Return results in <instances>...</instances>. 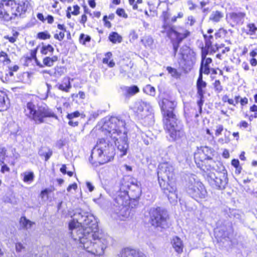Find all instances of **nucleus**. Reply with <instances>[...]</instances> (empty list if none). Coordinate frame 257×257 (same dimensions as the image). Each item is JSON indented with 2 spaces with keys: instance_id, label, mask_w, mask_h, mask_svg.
<instances>
[{
  "instance_id": "1",
  "label": "nucleus",
  "mask_w": 257,
  "mask_h": 257,
  "mask_svg": "<svg viewBox=\"0 0 257 257\" xmlns=\"http://www.w3.org/2000/svg\"><path fill=\"white\" fill-rule=\"evenodd\" d=\"M73 217V220L69 223V229L74 240L77 236H79L78 230L80 229L83 230L84 237L86 236L88 232L96 231L98 223L93 214L81 209H76L74 211Z\"/></svg>"
},
{
  "instance_id": "2",
  "label": "nucleus",
  "mask_w": 257,
  "mask_h": 257,
  "mask_svg": "<svg viewBox=\"0 0 257 257\" xmlns=\"http://www.w3.org/2000/svg\"><path fill=\"white\" fill-rule=\"evenodd\" d=\"M78 231L79 236L75 237V240L80 242L81 247L96 255L103 254L108 243V236L99 231H94L88 232L86 236L84 237L83 230L80 229Z\"/></svg>"
},
{
  "instance_id": "3",
  "label": "nucleus",
  "mask_w": 257,
  "mask_h": 257,
  "mask_svg": "<svg viewBox=\"0 0 257 257\" xmlns=\"http://www.w3.org/2000/svg\"><path fill=\"white\" fill-rule=\"evenodd\" d=\"M124 124L123 121L113 117L105 121L102 127L108 132L109 137L113 140L121 157L126 155L128 149L127 135L125 132L121 133L119 130L120 126H123Z\"/></svg>"
},
{
  "instance_id": "4",
  "label": "nucleus",
  "mask_w": 257,
  "mask_h": 257,
  "mask_svg": "<svg viewBox=\"0 0 257 257\" xmlns=\"http://www.w3.org/2000/svg\"><path fill=\"white\" fill-rule=\"evenodd\" d=\"M24 113L36 124L44 123L45 119L47 117L57 118L53 110L46 104L36 105L31 101L27 102L25 106Z\"/></svg>"
},
{
  "instance_id": "5",
  "label": "nucleus",
  "mask_w": 257,
  "mask_h": 257,
  "mask_svg": "<svg viewBox=\"0 0 257 257\" xmlns=\"http://www.w3.org/2000/svg\"><path fill=\"white\" fill-rule=\"evenodd\" d=\"M172 166L168 163H162L159 165L158 168V177L159 181L160 179L163 181L168 180L169 186L168 198L171 203L176 202L177 186L176 183V175Z\"/></svg>"
},
{
  "instance_id": "6",
  "label": "nucleus",
  "mask_w": 257,
  "mask_h": 257,
  "mask_svg": "<svg viewBox=\"0 0 257 257\" xmlns=\"http://www.w3.org/2000/svg\"><path fill=\"white\" fill-rule=\"evenodd\" d=\"M120 191L123 193L121 196L119 195L116 198L115 201L118 203L119 207H121V209L125 210L126 209V202L124 200L128 196H131L134 199H138L141 194V189L140 183L134 178H130L128 180L126 181L123 180L121 183Z\"/></svg>"
},
{
  "instance_id": "7",
  "label": "nucleus",
  "mask_w": 257,
  "mask_h": 257,
  "mask_svg": "<svg viewBox=\"0 0 257 257\" xmlns=\"http://www.w3.org/2000/svg\"><path fill=\"white\" fill-rule=\"evenodd\" d=\"M109 140L104 139H99L96 145L92 150L89 161L94 158L100 164H103L113 159L114 155V149Z\"/></svg>"
},
{
  "instance_id": "8",
  "label": "nucleus",
  "mask_w": 257,
  "mask_h": 257,
  "mask_svg": "<svg viewBox=\"0 0 257 257\" xmlns=\"http://www.w3.org/2000/svg\"><path fill=\"white\" fill-rule=\"evenodd\" d=\"M182 179L185 181L186 191L193 198L198 201L207 197V192L205 186L195 175L185 174L182 176Z\"/></svg>"
},
{
  "instance_id": "9",
  "label": "nucleus",
  "mask_w": 257,
  "mask_h": 257,
  "mask_svg": "<svg viewBox=\"0 0 257 257\" xmlns=\"http://www.w3.org/2000/svg\"><path fill=\"white\" fill-rule=\"evenodd\" d=\"M200 168L204 172V175L211 186L219 190H223L226 188L228 180L227 174L224 171L217 172L212 169L210 166L208 168L203 164H202Z\"/></svg>"
},
{
  "instance_id": "10",
  "label": "nucleus",
  "mask_w": 257,
  "mask_h": 257,
  "mask_svg": "<svg viewBox=\"0 0 257 257\" xmlns=\"http://www.w3.org/2000/svg\"><path fill=\"white\" fill-rule=\"evenodd\" d=\"M151 223L153 226L166 228L169 225V218L167 211L160 207L153 208L150 211Z\"/></svg>"
},
{
  "instance_id": "11",
  "label": "nucleus",
  "mask_w": 257,
  "mask_h": 257,
  "mask_svg": "<svg viewBox=\"0 0 257 257\" xmlns=\"http://www.w3.org/2000/svg\"><path fill=\"white\" fill-rule=\"evenodd\" d=\"M163 14L165 21L164 25V31L166 32L167 36L171 40L174 51L176 52L177 51V31L175 26L173 25L172 23L176 22V17L175 16L173 17L171 20V23H170L168 22V18L166 17L167 13H163Z\"/></svg>"
},
{
  "instance_id": "12",
  "label": "nucleus",
  "mask_w": 257,
  "mask_h": 257,
  "mask_svg": "<svg viewBox=\"0 0 257 257\" xmlns=\"http://www.w3.org/2000/svg\"><path fill=\"white\" fill-rule=\"evenodd\" d=\"M168 118L166 123V129L170 136V140L175 141L177 138L176 115L172 111H168Z\"/></svg>"
},
{
  "instance_id": "13",
  "label": "nucleus",
  "mask_w": 257,
  "mask_h": 257,
  "mask_svg": "<svg viewBox=\"0 0 257 257\" xmlns=\"http://www.w3.org/2000/svg\"><path fill=\"white\" fill-rule=\"evenodd\" d=\"M13 0H3L0 3V18L9 21L14 18L12 11Z\"/></svg>"
},
{
  "instance_id": "14",
  "label": "nucleus",
  "mask_w": 257,
  "mask_h": 257,
  "mask_svg": "<svg viewBox=\"0 0 257 257\" xmlns=\"http://www.w3.org/2000/svg\"><path fill=\"white\" fill-rule=\"evenodd\" d=\"M12 11L14 18L17 16H21L27 11L29 2L25 0L13 1Z\"/></svg>"
},
{
  "instance_id": "15",
  "label": "nucleus",
  "mask_w": 257,
  "mask_h": 257,
  "mask_svg": "<svg viewBox=\"0 0 257 257\" xmlns=\"http://www.w3.org/2000/svg\"><path fill=\"white\" fill-rule=\"evenodd\" d=\"M207 83L203 80V70L199 69V77L196 82L197 94L199 97H204V89L206 87Z\"/></svg>"
},
{
  "instance_id": "16",
  "label": "nucleus",
  "mask_w": 257,
  "mask_h": 257,
  "mask_svg": "<svg viewBox=\"0 0 257 257\" xmlns=\"http://www.w3.org/2000/svg\"><path fill=\"white\" fill-rule=\"evenodd\" d=\"M135 110L138 113H141L144 112H149L151 109V106L150 103L143 100H138L136 101L134 105Z\"/></svg>"
},
{
  "instance_id": "17",
  "label": "nucleus",
  "mask_w": 257,
  "mask_h": 257,
  "mask_svg": "<svg viewBox=\"0 0 257 257\" xmlns=\"http://www.w3.org/2000/svg\"><path fill=\"white\" fill-rule=\"evenodd\" d=\"M120 257H146V256L138 249L127 247L121 250Z\"/></svg>"
},
{
  "instance_id": "18",
  "label": "nucleus",
  "mask_w": 257,
  "mask_h": 257,
  "mask_svg": "<svg viewBox=\"0 0 257 257\" xmlns=\"http://www.w3.org/2000/svg\"><path fill=\"white\" fill-rule=\"evenodd\" d=\"M245 16V14L241 12L231 13L229 14L230 20L231 22L233 23L232 25L243 24Z\"/></svg>"
},
{
  "instance_id": "19",
  "label": "nucleus",
  "mask_w": 257,
  "mask_h": 257,
  "mask_svg": "<svg viewBox=\"0 0 257 257\" xmlns=\"http://www.w3.org/2000/svg\"><path fill=\"white\" fill-rule=\"evenodd\" d=\"M123 95L126 97H129L133 96L136 93H138L140 91L139 87L136 85H133L131 87L125 86L122 88Z\"/></svg>"
},
{
  "instance_id": "20",
  "label": "nucleus",
  "mask_w": 257,
  "mask_h": 257,
  "mask_svg": "<svg viewBox=\"0 0 257 257\" xmlns=\"http://www.w3.org/2000/svg\"><path fill=\"white\" fill-rule=\"evenodd\" d=\"M9 107L8 98L4 93L0 91V111L6 110Z\"/></svg>"
},
{
  "instance_id": "21",
  "label": "nucleus",
  "mask_w": 257,
  "mask_h": 257,
  "mask_svg": "<svg viewBox=\"0 0 257 257\" xmlns=\"http://www.w3.org/2000/svg\"><path fill=\"white\" fill-rule=\"evenodd\" d=\"M38 154L40 156L44 157L47 161L52 156V151L47 147H42L39 149Z\"/></svg>"
},
{
  "instance_id": "22",
  "label": "nucleus",
  "mask_w": 257,
  "mask_h": 257,
  "mask_svg": "<svg viewBox=\"0 0 257 257\" xmlns=\"http://www.w3.org/2000/svg\"><path fill=\"white\" fill-rule=\"evenodd\" d=\"M190 35V32L185 29L179 28L178 31V45L179 43L182 42L184 39L188 37Z\"/></svg>"
},
{
  "instance_id": "23",
  "label": "nucleus",
  "mask_w": 257,
  "mask_h": 257,
  "mask_svg": "<svg viewBox=\"0 0 257 257\" xmlns=\"http://www.w3.org/2000/svg\"><path fill=\"white\" fill-rule=\"evenodd\" d=\"M223 16V13L220 11H213L210 16L209 19L214 22H218Z\"/></svg>"
},
{
  "instance_id": "24",
  "label": "nucleus",
  "mask_w": 257,
  "mask_h": 257,
  "mask_svg": "<svg viewBox=\"0 0 257 257\" xmlns=\"http://www.w3.org/2000/svg\"><path fill=\"white\" fill-rule=\"evenodd\" d=\"M20 223L21 226L26 229L31 228L32 225L34 224V222L27 219L24 216L21 217Z\"/></svg>"
},
{
  "instance_id": "25",
  "label": "nucleus",
  "mask_w": 257,
  "mask_h": 257,
  "mask_svg": "<svg viewBox=\"0 0 257 257\" xmlns=\"http://www.w3.org/2000/svg\"><path fill=\"white\" fill-rule=\"evenodd\" d=\"M109 40L113 43H120L122 41V37L116 32H112L109 34Z\"/></svg>"
},
{
  "instance_id": "26",
  "label": "nucleus",
  "mask_w": 257,
  "mask_h": 257,
  "mask_svg": "<svg viewBox=\"0 0 257 257\" xmlns=\"http://www.w3.org/2000/svg\"><path fill=\"white\" fill-rule=\"evenodd\" d=\"M58 60V57L54 56L52 57H46L43 59V63L47 66H52L54 63Z\"/></svg>"
},
{
  "instance_id": "27",
  "label": "nucleus",
  "mask_w": 257,
  "mask_h": 257,
  "mask_svg": "<svg viewBox=\"0 0 257 257\" xmlns=\"http://www.w3.org/2000/svg\"><path fill=\"white\" fill-rule=\"evenodd\" d=\"M143 91L146 94L154 96L156 94L155 88L150 84L147 85L143 89Z\"/></svg>"
},
{
  "instance_id": "28",
  "label": "nucleus",
  "mask_w": 257,
  "mask_h": 257,
  "mask_svg": "<svg viewBox=\"0 0 257 257\" xmlns=\"http://www.w3.org/2000/svg\"><path fill=\"white\" fill-rule=\"evenodd\" d=\"M141 41L146 47L152 46L154 42L153 38L149 36L144 37Z\"/></svg>"
},
{
  "instance_id": "29",
  "label": "nucleus",
  "mask_w": 257,
  "mask_h": 257,
  "mask_svg": "<svg viewBox=\"0 0 257 257\" xmlns=\"http://www.w3.org/2000/svg\"><path fill=\"white\" fill-rule=\"evenodd\" d=\"M11 62L10 59L9 58L8 55L4 51L0 52V62L4 63L5 64H8Z\"/></svg>"
},
{
  "instance_id": "30",
  "label": "nucleus",
  "mask_w": 257,
  "mask_h": 257,
  "mask_svg": "<svg viewBox=\"0 0 257 257\" xmlns=\"http://www.w3.org/2000/svg\"><path fill=\"white\" fill-rule=\"evenodd\" d=\"M203 37L205 39V48L211 47L212 43V40L213 38L212 35L207 36L206 34H203Z\"/></svg>"
},
{
  "instance_id": "31",
  "label": "nucleus",
  "mask_w": 257,
  "mask_h": 257,
  "mask_svg": "<svg viewBox=\"0 0 257 257\" xmlns=\"http://www.w3.org/2000/svg\"><path fill=\"white\" fill-rule=\"evenodd\" d=\"M65 85L63 84H59L58 85V89L62 91L68 92L71 87L70 82L68 80L67 83H65Z\"/></svg>"
},
{
  "instance_id": "32",
  "label": "nucleus",
  "mask_w": 257,
  "mask_h": 257,
  "mask_svg": "<svg viewBox=\"0 0 257 257\" xmlns=\"http://www.w3.org/2000/svg\"><path fill=\"white\" fill-rule=\"evenodd\" d=\"M215 91L217 93H220L223 90V87L221 85V82L219 80H216L213 83Z\"/></svg>"
},
{
  "instance_id": "33",
  "label": "nucleus",
  "mask_w": 257,
  "mask_h": 257,
  "mask_svg": "<svg viewBox=\"0 0 257 257\" xmlns=\"http://www.w3.org/2000/svg\"><path fill=\"white\" fill-rule=\"evenodd\" d=\"M65 71V69L62 66H57L55 68L54 74L55 76L58 77L63 75Z\"/></svg>"
},
{
  "instance_id": "34",
  "label": "nucleus",
  "mask_w": 257,
  "mask_h": 257,
  "mask_svg": "<svg viewBox=\"0 0 257 257\" xmlns=\"http://www.w3.org/2000/svg\"><path fill=\"white\" fill-rule=\"evenodd\" d=\"M34 175L33 172L24 173V177L23 180L25 182L32 181L34 179Z\"/></svg>"
},
{
  "instance_id": "35",
  "label": "nucleus",
  "mask_w": 257,
  "mask_h": 257,
  "mask_svg": "<svg viewBox=\"0 0 257 257\" xmlns=\"http://www.w3.org/2000/svg\"><path fill=\"white\" fill-rule=\"evenodd\" d=\"M209 50L207 49H202L201 52V62L200 65V69L202 68L203 70V62H204L205 58H206V56L208 54Z\"/></svg>"
},
{
  "instance_id": "36",
  "label": "nucleus",
  "mask_w": 257,
  "mask_h": 257,
  "mask_svg": "<svg viewBox=\"0 0 257 257\" xmlns=\"http://www.w3.org/2000/svg\"><path fill=\"white\" fill-rule=\"evenodd\" d=\"M91 38L89 36L85 35L84 34H81L79 37V41L83 45H85L86 42H89Z\"/></svg>"
},
{
  "instance_id": "37",
  "label": "nucleus",
  "mask_w": 257,
  "mask_h": 257,
  "mask_svg": "<svg viewBox=\"0 0 257 257\" xmlns=\"http://www.w3.org/2000/svg\"><path fill=\"white\" fill-rule=\"evenodd\" d=\"M53 51L54 48L53 47L50 45H48L46 46H43L42 48L41 52L43 54L46 55L48 53V52H52Z\"/></svg>"
},
{
  "instance_id": "38",
  "label": "nucleus",
  "mask_w": 257,
  "mask_h": 257,
  "mask_svg": "<svg viewBox=\"0 0 257 257\" xmlns=\"http://www.w3.org/2000/svg\"><path fill=\"white\" fill-rule=\"evenodd\" d=\"M52 191V189L50 188H46L42 190L40 193V196L42 199H44L45 197L47 199H48V195Z\"/></svg>"
},
{
  "instance_id": "39",
  "label": "nucleus",
  "mask_w": 257,
  "mask_h": 257,
  "mask_svg": "<svg viewBox=\"0 0 257 257\" xmlns=\"http://www.w3.org/2000/svg\"><path fill=\"white\" fill-rule=\"evenodd\" d=\"M51 36L47 32H40L38 34V38L42 40L49 39Z\"/></svg>"
},
{
  "instance_id": "40",
  "label": "nucleus",
  "mask_w": 257,
  "mask_h": 257,
  "mask_svg": "<svg viewBox=\"0 0 257 257\" xmlns=\"http://www.w3.org/2000/svg\"><path fill=\"white\" fill-rule=\"evenodd\" d=\"M80 115V112L78 111H76L74 112L68 113L67 115V117L69 119H74V118L79 117Z\"/></svg>"
},
{
  "instance_id": "41",
  "label": "nucleus",
  "mask_w": 257,
  "mask_h": 257,
  "mask_svg": "<svg viewBox=\"0 0 257 257\" xmlns=\"http://www.w3.org/2000/svg\"><path fill=\"white\" fill-rule=\"evenodd\" d=\"M247 27L249 29V34L250 35L254 34L257 30V28L254 24H249L247 25Z\"/></svg>"
},
{
  "instance_id": "42",
  "label": "nucleus",
  "mask_w": 257,
  "mask_h": 257,
  "mask_svg": "<svg viewBox=\"0 0 257 257\" xmlns=\"http://www.w3.org/2000/svg\"><path fill=\"white\" fill-rule=\"evenodd\" d=\"M167 70L172 77H177V70L176 69L168 66L167 67Z\"/></svg>"
},
{
  "instance_id": "43",
  "label": "nucleus",
  "mask_w": 257,
  "mask_h": 257,
  "mask_svg": "<svg viewBox=\"0 0 257 257\" xmlns=\"http://www.w3.org/2000/svg\"><path fill=\"white\" fill-rule=\"evenodd\" d=\"M116 13L120 17H122L125 18L127 17V14H125L124 10L122 9H117L116 11Z\"/></svg>"
},
{
  "instance_id": "44",
  "label": "nucleus",
  "mask_w": 257,
  "mask_h": 257,
  "mask_svg": "<svg viewBox=\"0 0 257 257\" xmlns=\"http://www.w3.org/2000/svg\"><path fill=\"white\" fill-rule=\"evenodd\" d=\"M16 251L18 252L22 251L25 248V246L21 242H17L15 244Z\"/></svg>"
},
{
  "instance_id": "45",
  "label": "nucleus",
  "mask_w": 257,
  "mask_h": 257,
  "mask_svg": "<svg viewBox=\"0 0 257 257\" xmlns=\"http://www.w3.org/2000/svg\"><path fill=\"white\" fill-rule=\"evenodd\" d=\"M65 36L64 33L60 32L59 34H56L54 35V38L59 41H62Z\"/></svg>"
},
{
  "instance_id": "46",
  "label": "nucleus",
  "mask_w": 257,
  "mask_h": 257,
  "mask_svg": "<svg viewBox=\"0 0 257 257\" xmlns=\"http://www.w3.org/2000/svg\"><path fill=\"white\" fill-rule=\"evenodd\" d=\"M210 72V69L209 65H206L203 63V73L208 75Z\"/></svg>"
},
{
  "instance_id": "47",
  "label": "nucleus",
  "mask_w": 257,
  "mask_h": 257,
  "mask_svg": "<svg viewBox=\"0 0 257 257\" xmlns=\"http://www.w3.org/2000/svg\"><path fill=\"white\" fill-rule=\"evenodd\" d=\"M223 130V128L222 125H219L218 126H217V129L215 131V135L216 136H219L221 134V132H222Z\"/></svg>"
},
{
  "instance_id": "48",
  "label": "nucleus",
  "mask_w": 257,
  "mask_h": 257,
  "mask_svg": "<svg viewBox=\"0 0 257 257\" xmlns=\"http://www.w3.org/2000/svg\"><path fill=\"white\" fill-rule=\"evenodd\" d=\"M80 8L78 6L75 5L73 7V11L72 12V14L73 15H78L79 13Z\"/></svg>"
},
{
  "instance_id": "49",
  "label": "nucleus",
  "mask_w": 257,
  "mask_h": 257,
  "mask_svg": "<svg viewBox=\"0 0 257 257\" xmlns=\"http://www.w3.org/2000/svg\"><path fill=\"white\" fill-rule=\"evenodd\" d=\"M183 251V247H182V242L181 241L180 239L178 237V253H180L182 252Z\"/></svg>"
},
{
  "instance_id": "50",
  "label": "nucleus",
  "mask_w": 257,
  "mask_h": 257,
  "mask_svg": "<svg viewBox=\"0 0 257 257\" xmlns=\"http://www.w3.org/2000/svg\"><path fill=\"white\" fill-rule=\"evenodd\" d=\"M205 48L209 50V51L210 50L211 51V53H215L216 51H217L219 49V47L217 46V45H215V47H214L213 46H212L211 45V47Z\"/></svg>"
},
{
  "instance_id": "51",
  "label": "nucleus",
  "mask_w": 257,
  "mask_h": 257,
  "mask_svg": "<svg viewBox=\"0 0 257 257\" xmlns=\"http://www.w3.org/2000/svg\"><path fill=\"white\" fill-rule=\"evenodd\" d=\"M231 165L234 166L235 168L237 169L239 165V162L238 160L233 159L231 161Z\"/></svg>"
},
{
  "instance_id": "52",
  "label": "nucleus",
  "mask_w": 257,
  "mask_h": 257,
  "mask_svg": "<svg viewBox=\"0 0 257 257\" xmlns=\"http://www.w3.org/2000/svg\"><path fill=\"white\" fill-rule=\"evenodd\" d=\"M5 39H8L11 43H14L16 42V39H15V37H13V36L11 37H9V36H5L4 37Z\"/></svg>"
},
{
  "instance_id": "53",
  "label": "nucleus",
  "mask_w": 257,
  "mask_h": 257,
  "mask_svg": "<svg viewBox=\"0 0 257 257\" xmlns=\"http://www.w3.org/2000/svg\"><path fill=\"white\" fill-rule=\"evenodd\" d=\"M10 168L7 166V165L4 164L2 166L1 168V172L4 173L5 172H9Z\"/></svg>"
},
{
  "instance_id": "54",
  "label": "nucleus",
  "mask_w": 257,
  "mask_h": 257,
  "mask_svg": "<svg viewBox=\"0 0 257 257\" xmlns=\"http://www.w3.org/2000/svg\"><path fill=\"white\" fill-rule=\"evenodd\" d=\"M68 124L72 126H77L78 122L77 121H74L73 119H69Z\"/></svg>"
},
{
  "instance_id": "55",
  "label": "nucleus",
  "mask_w": 257,
  "mask_h": 257,
  "mask_svg": "<svg viewBox=\"0 0 257 257\" xmlns=\"http://www.w3.org/2000/svg\"><path fill=\"white\" fill-rule=\"evenodd\" d=\"M6 150L5 148L0 146V157H4L6 155Z\"/></svg>"
},
{
  "instance_id": "56",
  "label": "nucleus",
  "mask_w": 257,
  "mask_h": 257,
  "mask_svg": "<svg viewBox=\"0 0 257 257\" xmlns=\"http://www.w3.org/2000/svg\"><path fill=\"white\" fill-rule=\"evenodd\" d=\"M46 20H47V22L48 24H52L54 22L53 17L51 15H48L47 17L46 18Z\"/></svg>"
},
{
  "instance_id": "57",
  "label": "nucleus",
  "mask_w": 257,
  "mask_h": 257,
  "mask_svg": "<svg viewBox=\"0 0 257 257\" xmlns=\"http://www.w3.org/2000/svg\"><path fill=\"white\" fill-rule=\"evenodd\" d=\"M77 188V185L76 184L74 183V184H71V185H70L67 190L68 192H70L71 191V190L72 189H74V190H76Z\"/></svg>"
},
{
  "instance_id": "58",
  "label": "nucleus",
  "mask_w": 257,
  "mask_h": 257,
  "mask_svg": "<svg viewBox=\"0 0 257 257\" xmlns=\"http://www.w3.org/2000/svg\"><path fill=\"white\" fill-rule=\"evenodd\" d=\"M240 102L241 105H244L246 104L248 102L247 98L246 97H244L243 98H240Z\"/></svg>"
},
{
  "instance_id": "59",
  "label": "nucleus",
  "mask_w": 257,
  "mask_h": 257,
  "mask_svg": "<svg viewBox=\"0 0 257 257\" xmlns=\"http://www.w3.org/2000/svg\"><path fill=\"white\" fill-rule=\"evenodd\" d=\"M86 185L90 192H92L94 190V187L91 183L87 182Z\"/></svg>"
},
{
  "instance_id": "60",
  "label": "nucleus",
  "mask_w": 257,
  "mask_h": 257,
  "mask_svg": "<svg viewBox=\"0 0 257 257\" xmlns=\"http://www.w3.org/2000/svg\"><path fill=\"white\" fill-rule=\"evenodd\" d=\"M135 1V0H128L130 4L133 6V9L137 10L138 7L137 4H134Z\"/></svg>"
},
{
  "instance_id": "61",
  "label": "nucleus",
  "mask_w": 257,
  "mask_h": 257,
  "mask_svg": "<svg viewBox=\"0 0 257 257\" xmlns=\"http://www.w3.org/2000/svg\"><path fill=\"white\" fill-rule=\"evenodd\" d=\"M178 137L183 139H185L184 132L183 131H178Z\"/></svg>"
},
{
  "instance_id": "62",
  "label": "nucleus",
  "mask_w": 257,
  "mask_h": 257,
  "mask_svg": "<svg viewBox=\"0 0 257 257\" xmlns=\"http://www.w3.org/2000/svg\"><path fill=\"white\" fill-rule=\"evenodd\" d=\"M250 64L252 66H255L257 65V60L256 59L252 58L250 60Z\"/></svg>"
},
{
  "instance_id": "63",
  "label": "nucleus",
  "mask_w": 257,
  "mask_h": 257,
  "mask_svg": "<svg viewBox=\"0 0 257 257\" xmlns=\"http://www.w3.org/2000/svg\"><path fill=\"white\" fill-rule=\"evenodd\" d=\"M249 55L252 57H254L257 55V49H254L250 52Z\"/></svg>"
},
{
  "instance_id": "64",
  "label": "nucleus",
  "mask_w": 257,
  "mask_h": 257,
  "mask_svg": "<svg viewBox=\"0 0 257 257\" xmlns=\"http://www.w3.org/2000/svg\"><path fill=\"white\" fill-rule=\"evenodd\" d=\"M87 21V16L85 15H83L81 17L80 23L84 24Z\"/></svg>"
}]
</instances>
